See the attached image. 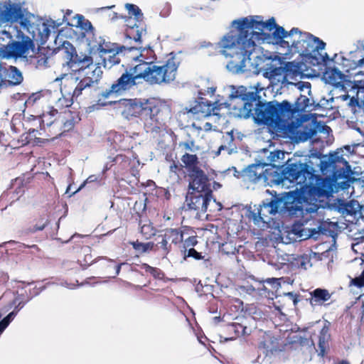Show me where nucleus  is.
Listing matches in <instances>:
<instances>
[{
    "label": "nucleus",
    "mask_w": 364,
    "mask_h": 364,
    "mask_svg": "<svg viewBox=\"0 0 364 364\" xmlns=\"http://www.w3.org/2000/svg\"><path fill=\"white\" fill-rule=\"evenodd\" d=\"M286 69L287 71H291L294 73H299L301 70V65L299 63H295L294 62H289L286 64Z\"/></svg>",
    "instance_id": "49530a36"
},
{
    "label": "nucleus",
    "mask_w": 364,
    "mask_h": 364,
    "mask_svg": "<svg viewBox=\"0 0 364 364\" xmlns=\"http://www.w3.org/2000/svg\"><path fill=\"white\" fill-rule=\"evenodd\" d=\"M56 114H58V109H53L50 112L43 114V118H42V126L43 128L45 127H50L53 124H62L63 123L64 130H70L73 127V120H67L66 122H63V120L61 121H56L55 120H50L51 117H54Z\"/></svg>",
    "instance_id": "b1692460"
},
{
    "label": "nucleus",
    "mask_w": 364,
    "mask_h": 364,
    "mask_svg": "<svg viewBox=\"0 0 364 364\" xmlns=\"http://www.w3.org/2000/svg\"><path fill=\"white\" fill-rule=\"evenodd\" d=\"M60 285H62V286H63V287H67V288H68V289H74V287H75V285H74V284H70V283H68V282H62V283H60Z\"/></svg>",
    "instance_id": "13d9d810"
},
{
    "label": "nucleus",
    "mask_w": 364,
    "mask_h": 364,
    "mask_svg": "<svg viewBox=\"0 0 364 364\" xmlns=\"http://www.w3.org/2000/svg\"><path fill=\"white\" fill-rule=\"evenodd\" d=\"M88 45L92 50L97 51L101 57L112 53L120 47L117 44L107 42L101 37L99 38V41H90Z\"/></svg>",
    "instance_id": "6ab92c4d"
},
{
    "label": "nucleus",
    "mask_w": 364,
    "mask_h": 364,
    "mask_svg": "<svg viewBox=\"0 0 364 364\" xmlns=\"http://www.w3.org/2000/svg\"><path fill=\"white\" fill-rule=\"evenodd\" d=\"M259 348L264 349V353L267 356L281 350L278 346L277 340L273 337H268L261 342Z\"/></svg>",
    "instance_id": "bb28decb"
},
{
    "label": "nucleus",
    "mask_w": 364,
    "mask_h": 364,
    "mask_svg": "<svg viewBox=\"0 0 364 364\" xmlns=\"http://www.w3.org/2000/svg\"><path fill=\"white\" fill-rule=\"evenodd\" d=\"M177 169H178V166L175 163H173V164H171L170 166V171H171L176 172Z\"/></svg>",
    "instance_id": "680f3d73"
},
{
    "label": "nucleus",
    "mask_w": 364,
    "mask_h": 364,
    "mask_svg": "<svg viewBox=\"0 0 364 364\" xmlns=\"http://www.w3.org/2000/svg\"><path fill=\"white\" fill-rule=\"evenodd\" d=\"M286 296L292 299L294 305H296L299 302L298 296L296 294L293 292H288L286 294Z\"/></svg>",
    "instance_id": "5fc2aeb1"
},
{
    "label": "nucleus",
    "mask_w": 364,
    "mask_h": 364,
    "mask_svg": "<svg viewBox=\"0 0 364 364\" xmlns=\"http://www.w3.org/2000/svg\"><path fill=\"white\" fill-rule=\"evenodd\" d=\"M157 240L158 249L163 252L164 255H167L174 246L183 242V231L179 228L166 229L164 234L158 236Z\"/></svg>",
    "instance_id": "4468645a"
},
{
    "label": "nucleus",
    "mask_w": 364,
    "mask_h": 364,
    "mask_svg": "<svg viewBox=\"0 0 364 364\" xmlns=\"http://www.w3.org/2000/svg\"><path fill=\"white\" fill-rule=\"evenodd\" d=\"M169 11H170V6H168V9H167V14H163L162 12H161V16H166L168 15V14L169 13Z\"/></svg>",
    "instance_id": "e2e57ef3"
},
{
    "label": "nucleus",
    "mask_w": 364,
    "mask_h": 364,
    "mask_svg": "<svg viewBox=\"0 0 364 364\" xmlns=\"http://www.w3.org/2000/svg\"><path fill=\"white\" fill-rule=\"evenodd\" d=\"M186 205L188 210L196 211V215L200 216V213H205L210 207V211H214L212 209L213 206H218V210L222 208V205L216 202L212 197V193L189 191L186 198Z\"/></svg>",
    "instance_id": "9b49d317"
},
{
    "label": "nucleus",
    "mask_w": 364,
    "mask_h": 364,
    "mask_svg": "<svg viewBox=\"0 0 364 364\" xmlns=\"http://www.w3.org/2000/svg\"><path fill=\"white\" fill-rule=\"evenodd\" d=\"M20 305H21V302L18 303V305L16 307V309H18L20 306Z\"/></svg>",
    "instance_id": "338daca9"
},
{
    "label": "nucleus",
    "mask_w": 364,
    "mask_h": 364,
    "mask_svg": "<svg viewBox=\"0 0 364 364\" xmlns=\"http://www.w3.org/2000/svg\"><path fill=\"white\" fill-rule=\"evenodd\" d=\"M224 144L220 146L216 155H219L222 151H226L228 155L237 152V148L233 144L234 136L232 132H228L225 136L223 137Z\"/></svg>",
    "instance_id": "a878e982"
},
{
    "label": "nucleus",
    "mask_w": 364,
    "mask_h": 364,
    "mask_svg": "<svg viewBox=\"0 0 364 364\" xmlns=\"http://www.w3.org/2000/svg\"><path fill=\"white\" fill-rule=\"evenodd\" d=\"M102 70L101 68H95L91 70V73H87V76H82L77 82H71L70 80L63 79L65 81V86L74 87L72 92L73 99L77 100L78 98L83 94L87 93L92 87L97 85L101 78Z\"/></svg>",
    "instance_id": "f8f14e48"
},
{
    "label": "nucleus",
    "mask_w": 364,
    "mask_h": 364,
    "mask_svg": "<svg viewBox=\"0 0 364 364\" xmlns=\"http://www.w3.org/2000/svg\"><path fill=\"white\" fill-rule=\"evenodd\" d=\"M347 98H348V95H345V96H343V99H344V100H346Z\"/></svg>",
    "instance_id": "69168bd1"
},
{
    "label": "nucleus",
    "mask_w": 364,
    "mask_h": 364,
    "mask_svg": "<svg viewBox=\"0 0 364 364\" xmlns=\"http://www.w3.org/2000/svg\"><path fill=\"white\" fill-rule=\"evenodd\" d=\"M182 162L188 170L189 173L194 169H199L197 166L198 159L195 154H185L181 158Z\"/></svg>",
    "instance_id": "2f4dec72"
},
{
    "label": "nucleus",
    "mask_w": 364,
    "mask_h": 364,
    "mask_svg": "<svg viewBox=\"0 0 364 364\" xmlns=\"http://www.w3.org/2000/svg\"><path fill=\"white\" fill-rule=\"evenodd\" d=\"M139 57L142 58L139 60L140 63L127 69L109 90L102 92V97L108 98L112 94L128 90L141 79L149 85L169 84L175 80L180 64L175 56H171L161 65H156L153 62V60H156L154 51L145 47L140 55L132 56L134 60H138Z\"/></svg>",
    "instance_id": "f03ea898"
},
{
    "label": "nucleus",
    "mask_w": 364,
    "mask_h": 364,
    "mask_svg": "<svg viewBox=\"0 0 364 364\" xmlns=\"http://www.w3.org/2000/svg\"><path fill=\"white\" fill-rule=\"evenodd\" d=\"M77 27L83 30L82 33V36L87 38V41L89 42L90 36L93 35V27L92 23L87 19L84 18V16L79 15L77 18Z\"/></svg>",
    "instance_id": "c756f323"
},
{
    "label": "nucleus",
    "mask_w": 364,
    "mask_h": 364,
    "mask_svg": "<svg viewBox=\"0 0 364 364\" xmlns=\"http://www.w3.org/2000/svg\"><path fill=\"white\" fill-rule=\"evenodd\" d=\"M314 102H310V99L306 95L301 94L296 101L295 106L297 111L304 112L314 105Z\"/></svg>",
    "instance_id": "473e14b6"
},
{
    "label": "nucleus",
    "mask_w": 364,
    "mask_h": 364,
    "mask_svg": "<svg viewBox=\"0 0 364 364\" xmlns=\"http://www.w3.org/2000/svg\"><path fill=\"white\" fill-rule=\"evenodd\" d=\"M124 263H121L119 264H117L115 267V275L113 277H115V276L118 275L120 272L121 267L123 265Z\"/></svg>",
    "instance_id": "bf43d9fd"
},
{
    "label": "nucleus",
    "mask_w": 364,
    "mask_h": 364,
    "mask_svg": "<svg viewBox=\"0 0 364 364\" xmlns=\"http://www.w3.org/2000/svg\"><path fill=\"white\" fill-rule=\"evenodd\" d=\"M4 85H18L23 81V75L21 71L14 66H10L9 68H4Z\"/></svg>",
    "instance_id": "4be33fe9"
},
{
    "label": "nucleus",
    "mask_w": 364,
    "mask_h": 364,
    "mask_svg": "<svg viewBox=\"0 0 364 364\" xmlns=\"http://www.w3.org/2000/svg\"><path fill=\"white\" fill-rule=\"evenodd\" d=\"M330 339V334L328 333V328L327 327H323L321 331L318 336V348L319 353L318 355L321 356H323L326 353V349L328 346V341Z\"/></svg>",
    "instance_id": "7c9ffc66"
},
{
    "label": "nucleus",
    "mask_w": 364,
    "mask_h": 364,
    "mask_svg": "<svg viewBox=\"0 0 364 364\" xmlns=\"http://www.w3.org/2000/svg\"><path fill=\"white\" fill-rule=\"evenodd\" d=\"M306 164L296 163L289 164L282 172L283 181L299 185L304 200L317 201L320 198L327 196L328 191L326 181L315 176L309 171Z\"/></svg>",
    "instance_id": "20e7f679"
},
{
    "label": "nucleus",
    "mask_w": 364,
    "mask_h": 364,
    "mask_svg": "<svg viewBox=\"0 0 364 364\" xmlns=\"http://www.w3.org/2000/svg\"><path fill=\"white\" fill-rule=\"evenodd\" d=\"M114 161L117 164L122 171H125L132 163L131 159L125 155L118 154L114 159Z\"/></svg>",
    "instance_id": "f704fd0d"
},
{
    "label": "nucleus",
    "mask_w": 364,
    "mask_h": 364,
    "mask_svg": "<svg viewBox=\"0 0 364 364\" xmlns=\"http://www.w3.org/2000/svg\"><path fill=\"white\" fill-rule=\"evenodd\" d=\"M311 298L310 304L311 306L321 305L323 302L327 301L331 298V294L328 290L324 289H316L310 293Z\"/></svg>",
    "instance_id": "393cba45"
},
{
    "label": "nucleus",
    "mask_w": 364,
    "mask_h": 364,
    "mask_svg": "<svg viewBox=\"0 0 364 364\" xmlns=\"http://www.w3.org/2000/svg\"><path fill=\"white\" fill-rule=\"evenodd\" d=\"M350 57L354 60L358 68L364 67V42L358 41L357 48L355 50L350 51L348 53Z\"/></svg>",
    "instance_id": "cd10ccee"
},
{
    "label": "nucleus",
    "mask_w": 364,
    "mask_h": 364,
    "mask_svg": "<svg viewBox=\"0 0 364 364\" xmlns=\"http://www.w3.org/2000/svg\"><path fill=\"white\" fill-rule=\"evenodd\" d=\"M190 183L189 188L191 191L200 192H210L212 193L210 189V184L206 174L201 169H194L189 173Z\"/></svg>",
    "instance_id": "2eb2a0df"
},
{
    "label": "nucleus",
    "mask_w": 364,
    "mask_h": 364,
    "mask_svg": "<svg viewBox=\"0 0 364 364\" xmlns=\"http://www.w3.org/2000/svg\"><path fill=\"white\" fill-rule=\"evenodd\" d=\"M18 311H13L9 313L4 318L0 321V333H3L6 327L9 325L11 321L14 318L17 314Z\"/></svg>",
    "instance_id": "4c0bfd02"
},
{
    "label": "nucleus",
    "mask_w": 364,
    "mask_h": 364,
    "mask_svg": "<svg viewBox=\"0 0 364 364\" xmlns=\"http://www.w3.org/2000/svg\"><path fill=\"white\" fill-rule=\"evenodd\" d=\"M250 289H251L252 291L257 290V291L258 292L259 294L262 295V296L264 295V296H268V297H269L271 296V294L272 295L273 294V291L268 290L267 288L265 287V285L263 283L262 284L259 283V287L257 289H255L253 287H250Z\"/></svg>",
    "instance_id": "79ce46f5"
},
{
    "label": "nucleus",
    "mask_w": 364,
    "mask_h": 364,
    "mask_svg": "<svg viewBox=\"0 0 364 364\" xmlns=\"http://www.w3.org/2000/svg\"><path fill=\"white\" fill-rule=\"evenodd\" d=\"M297 53L302 63L312 66L326 65L330 61L325 52L326 43L309 33H304L301 43L297 45Z\"/></svg>",
    "instance_id": "0eeeda50"
},
{
    "label": "nucleus",
    "mask_w": 364,
    "mask_h": 364,
    "mask_svg": "<svg viewBox=\"0 0 364 364\" xmlns=\"http://www.w3.org/2000/svg\"><path fill=\"white\" fill-rule=\"evenodd\" d=\"M75 99H73V95L70 98H65V97H60L55 103V107L58 109L69 107L72 105Z\"/></svg>",
    "instance_id": "ea45409f"
},
{
    "label": "nucleus",
    "mask_w": 364,
    "mask_h": 364,
    "mask_svg": "<svg viewBox=\"0 0 364 364\" xmlns=\"http://www.w3.org/2000/svg\"><path fill=\"white\" fill-rule=\"evenodd\" d=\"M323 78L326 82L339 87L343 86L345 75L337 68H328L323 73Z\"/></svg>",
    "instance_id": "412c9836"
},
{
    "label": "nucleus",
    "mask_w": 364,
    "mask_h": 364,
    "mask_svg": "<svg viewBox=\"0 0 364 364\" xmlns=\"http://www.w3.org/2000/svg\"><path fill=\"white\" fill-rule=\"evenodd\" d=\"M98 180V177L95 175H91L78 188L77 191H80L82 188H83L86 183H92L95 181H97Z\"/></svg>",
    "instance_id": "09e8293b"
},
{
    "label": "nucleus",
    "mask_w": 364,
    "mask_h": 364,
    "mask_svg": "<svg viewBox=\"0 0 364 364\" xmlns=\"http://www.w3.org/2000/svg\"><path fill=\"white\" fill-rule=\"evenodd\" d=\"M297 134H299L298 138L299 141H305L308 140L311 137V134L307 132H301L300 131L297 132Z\"/></svg>",
    "instance_id": "3c124183"
},
{
    "label": "nucleus",
    "mask_w": 364,
    "mask_h": 364,
    "mask_svg": "<svg viewBox=\"0 0 364 364\" xmlns=\"http://www.w3.org/2000/svg\"><path fill=\"white\" fill-rule=\"evenodd\" d=\"M231 24L234 29L223 37L218 46L223 55L231 58L226 68L234 74L261 69L263 57L257 55L254 61L250 57L257 42L279 45L288 49L285 55L294 54L297 53V45L304 35L297 28L286 31L277 25L273 17L264 21L261 16H249L234 20Z\"/></svg>",
    "instance_id": "f257e3e1"
},
{
    "label": "nucleus",
    "mask_w": 364,
    "mask_h": 364,
    "mask_svg": "<svg viewBox=\"0 0 364 364\" xmlns=\"http://www.w3.org/2000/svg\"><path fill=\"white\" fill-rule=\"evenodd\" d=\"M363 239H364V230H363V235L361 237Z\"/></svg>",
    "instance_id": "774afa93"
},
{
    "label": "nucleus",
    "mask_w": 364,
    "mask_h": 364,
    "mask_svg": "<svg viewBox=\"0 0 364 364\" xmlns=\"http://www.w3.org/2000/svg\"><path fill=\"white\" fill-rule=\"evenodd\" d=\"M265 171L264 165L252 164L243 171V176L249 181L256 183L262 178L267 179Z\"/></svg>",
    "instance_id": "aec40b11"
},
{
    "label": "nucleus",
    "mask_w": 364,
    "mask_h": 364,
    "mask_svg": "<svg viewBox=\"0 0 364 364\" xmlns=\"http://www.w3.org/2000/svg\"><path fill=\"white\" fill-rule=\"evenodd\" d=\"M141 267L146 272L150 273L155 278L160 279L163 276V272L158 268L151 267L147 264H143Z\"/></svg>",
    "instance_id": "58836bf2"
},
{
    "label": "nucleus",
    "mask_w": 364,
    "mask_h": 364,
    "mask_svg": "<svg viewBox=\"0 0 364 364\" xmlns=\"http://www.w3.org/2000/svg\"><path fill=\"white\" fill-rule=\"evenodd\" d=\"M133 248L140 253L146 252L149 250H152L154 247L153 242H134L132 243Z\"/></svg>",
    "instance_id": "e433bc0d"
},
{
    "label": "nucleus",
    "mask_w": 364,
    "mask_h": 364,
    "mask_svg": "<svg viewBox=\"0 0 364 364\" xmlns=\"http://www.w3.org/2000/svg\"><path fill=\"white\" fill-rule=\"evenodd\" d=\"M115 103L125 119L139 117L146 132L156 134L165 129L161 105L155 100L122 99Z\"/></svg>",
    "instance_id": "7ed1b4c3"
},
{
    "label": "nucleus",
    "mask_w": 364,
    "mask_h": 364,
    "mask_svg": "<svg viewBox=\"0 0 364 364\" xmlns=\"http://www.w3.org/2000/svg\"><path fill=\"white\" fill-rule=\"evenodd\" d=\"M292 203H298L299 205H301L303 208L304 209V213L301 215H299L298 217H304L305 214H311L316 213L318 208V206L316 204H313L311 206L308 207L306 206V204H304V205L299 201H293Z\"/></svg>",
    "instance_id": "37998d69"
},
{
    "label": "nucleus",
    "mask_w": 364,
    "mask_h": 364,
    "mask_svg": "<svg viewBox=\"0 0 364 364\" xmlns=\"http://www.w3.org/2000/svg\"><path fill=\"white\" fill-rule=\"evenodd\" d=\"M4 68L0 66V87L4 86V83L5 82L4 80Z\"/></svg>",
    "instance_id": "4d7b16f0"
},
{
    "label": "nucleus",
    "mask_w": 364,
    "mask_h": 364,
    "mask_svg": "<svg viewBox=\"0 0 364 364\" xmlns=\"http://www.w3.org/2000/svg\"><path fill=\"white\" fill-rule=\"evenodd\" d=\"M359 102H360V100H358V97H357V98H354V97H352L350 100V102H349V105L350 107H355L357 105H359V106H362L361 104L359 105Z\"/></svg>",
    "instance_id": "6e6d98bb"
},
{
    "label": "nucleus",
    "mask_w": 364,
    "mask_h": 364,
    "mask_svg": "<svg viewBox=\"0 0 364 364\" xmlns=\"http://www.w3.org/2000/svg\"><path fill=\"white\" fill-rule=\"evenodd\" d=\"M187 257H192L195 258L196 259H202L201 254L198 252L194 248H190L188 250L187 254L185 252L184 259H186Z\"/></svg>",
    "instance_id": "de8ad7c7"
},
{
    "label": "nucleus",
    "mask_w": 364,
    "mask_h": 364,
    "mask_svg": "<svg viewBox=\"0 0 364 364\" xmlns=\"http://www.w3.org/2000/svg\"><path fill=\"white\" fill-rule=\"evenodd\" d=\"M254 107L250 117L259 124L277 126L280 122L281 109L279 105H274L271 102L262 103L259 99L253 103Z\"/></svg>",
    "instance_id": "1a4fd4ad"
},
{
    "label": "nucleus",
    "mask_w": 364,
    "mask_h": 364,
    "mask_svg": "<svg viewBox=\"0 0 364 364\" xmlns=\"http://www.w3.org/2000/svg\"><path fill=\"white\" fill-rule=\"evenodd\" d=\"M304 209L301 205L295 203H288L283 198H275L267 199L257 212H251V218L255 225L260 223L268 224L272 220V216L277 213H288L291 216H299L304 213Z\"/></svg>",
    "instance_id": "423d86ee"
},
{
    "label": "nucleus",
    "mask_w": 364,
    "mask_h": 364,
    "mask_svg": "<svg viewBox=\"0 0 364 364\" xmlns=\"http://www.w3.org/2000/svg\"><path fill=\"white\" fill-rule=\"evenodd\" d=\"M279 152H271L270 157L272 158L271 160L273 161L275 157L279 158Z\"/></svg>",
    "instance_id": "052dcab7"
},
{
    "label": "nucleus",
    "mask_w": 364,
    "mask_h": 364,
    "mask_svg": "<svg viewBox=\"0 0 364 364\" xmlns=\"http://www.w3.org/2000/svg\"><path fill=\"white\" fill-rule=\"evenodd\" d=\"M231 327L237 336H240V335L243 336V335L246 334V332H245L246 327L243 326L242 325H241L240 323H234L231 325Z\"/></svg>",
    "instance_id": "a18cd8bd"
},
{
    "label": "nucleus",
    "mask_w": 364,
    "mask_h": 364,
    "mask_svg": "<svg viewBox=\"0 0 364 364\" xmlns=\"http://www.w3.org/2000/svg\"><path fill=\"white\" fill-rule=\"evenodd\" d=\"M63 47L67 50L70 56L68 65L73 73L63 75L62 79H68L71 82H77L80 77L87 76V73H90L91 70L95 68H101L99 63L93 64V59L91 56L76 53L75 48L70 42L64 41Z\"/></svg>",
    "instance_id": "6e6552de"
},
{
    "label": "nucleus",
    "mask_w": 364,
    "mask_h": 364,
    "mask_svg": "<svg viewBox=\"0 0 364 364\" xmlns=\"http://www.w3.org/2000/svg\"><path fill=\"white\" fill-rule=\"evenodd\" d=\"M331 60L341 65L343 70L346 73H349L350 70L358 68L352 57H350L348 54L347 56H345L343 53L335 54Z\"/></svg>",
    "instance_id": "5701e85b"
},
{
    "label": "nucleus",
    "mask_w": 364,
    "mask_h": 364,
    "mask_svg": "<svg viewBox=\"0 0 364 364\" xmlns=\"http://www.w3.org/2000/svg\"><path fill=\"white\" fill-rule=\"evenodd\" d=\"M181 146H183L185 149L188 151H193V148L195 146V143L193 141H187L186 142H183L181 144Z\"/></svg>",
    "instance_id": "603ef678"
},
{
    "label": "nucleus",
    "mask_w": 364,
    "mask_h": 364,
    "mask_svg": "<svg viewBox=\"0 0 364 364\" xmlns=\"http://www.w3.org/2000/svg\"><path fill=\"white\" fill-rule=\"evenodd\" d=\"M354 263H358L362 272L358 277H356L352 280V283L358 287H362L364 286V259H355Z\"/></svg>",
    "instance_id": "72a5a7b5"
},
{
    "label": "nucleus",
    "mask_w": 364,
    "mask_h": 364,
    "mask_svg": "<svg viewBox=\"0 0 364 364\" xmlns=\"http://www.w3.org/2000/svg\"><path fill=\"white\" fill-rule=\"evenodd\" d=\"M60 25H61L60 23H56L53 20L43 22L38 28L39 34L42 38H48L52 31L55 33V29H57Z\"/></svg>",
    "instance_id": "c85d7f7f"
},
{
    "label": "nucleus",
    "mask_w": 364,
    "mask_h": 364,
    "mask_svg": "<svg viewBox=\"0 0 364 364\" xmlns=\"http://www.w3.org/2000/svg\"><path fill=\"white\" fill-rule=\"evenodd\" d=\"M25 11L21 4L6 0L0 4V23L20 21L21 26L30 32L31 23L25 17Z\"/></svg>",
    "instance_id": "9d476101"
},
{
    "label": "nucleus",
    "mask_w": 364,
    "mask_h": 364,
    "mask_svg": "<svg viewBox=\"0 0 364 364\" xmlns=\"http://www.w3.org/2000/svg\"><path fill=\"white\" fill-rule=\"evenodd\" d=\"M47 225V221H45L41 224H36L31 230V231L32 232H35L36 231L43 230L46 225Z\"/></svg>",
    "instance_id": "864d4df0"
},
{
    "label": "nucleus",
    "mask_w": 364,
    "mask_h": 364,
    "mask_svg": "<svg viewBox=\"0 0 364 364\" xmlns=\"http://www.w3.org/2000/svg\"><path fill=\"white\" fill-rule=\"evenodd\" d=\"M282 105H287V106H289V104L287 102H285V101H284V102H282Z\"/></svg>",
    "instance_id": "0e129e2a"
},
{
    "label": "nucleus",
    "mask_w": 364,
    "mask_h": 364,
    "mask_svg": "<svg viewBox=\"0 0 364 364\" xmlns=\"http://www.w3.org/2000/svg\"><path fill=\"white\" fill-rule=\"evenodd\" d=\"M129 15L136 17L138 21H141L143 18V14L141 9L136 5L132 4H127L125 5Z\"/></svg>",
    "instance_id": "c9c22d12"
},
{
    "label": "nucleus",
    "mask_w": 364,
    "mask_h": 364,
    "mask_svg": "<svg viewBox=\"0 0 364 364\" xmlns=\"http://www.w3.org/2000/svg\"><path fill=\"white\" fill-rule=\"evenodd\" d=\"M295 86L300 92L304 93L303 95L307 94L308 95H310L311 93V83L309 82L300 81L296 83Z\"/></svg>",
    "instance_id": "a19ab883"
},
{
    "label": "nucleus",
    "mask_w": 364,
    "mask_h": 364,
    "mask_svg": "<svg viewBox=\"0 0 364 364\" xmlns=\"http://www.w3.org/2000/svg\"><path fill=\"white\" fill-rule=\"evenodd\" d=\"M280 279L277 278H269L264 281V282L269 284L273 290H277L281 287Z\"/></svg>",
    "instance_id": "c03bdc74"
},
{
    "label": "nucleus",
    "mask_w": 364,
    "mask_h": 364,
    "mask_svg": "<svg viewBox=\"0 0 364 364\" xmlns=\"http://www.w3.org/2000/svg\"><path fill=\"white\" fill-rule=\"evenodd\" d=\"M141 21H138L136 17L129 18L127 20V28L125 31L127 38L132 39L136 44L134 46L141 47V38L146 34V29L140 25Z\"/></svg>",
    "instance_id": "f3484780"
},
{
    "label": "nucleus",
    "mask_w": 364,
    "mask_h": 364,
    "mask_svg": "<svg viewBox=\"0 0 364 364\" xmlns=\"http://www.w3.org/2000/svg\"><path fill=\"white\" fill-rule=\"evenodd\" d=\"M144 48L138 46H121L117 48V50L111 54H107V55L102 56L103 60L104 67L105 68L110 69L113 65L119 63L120 58L119 55L123 53L132 52L134 50H139L141 52Z\"/></svg>",
    "instance_id": "a211bd4d"
},
{
    "label": "nucleus",
    "mask_w": 364,
    "mask_h": 364,
    "mask_svg": "<svg viewBox=\"0 0 364 364\" xmlns=\"http://www.w3.org/2000/svg\"><path fill=\"white\" fill-rule=\"evenodd\" d=\"M259 85L257 83V85L249 88L245 86H231V102L229 104V114L231 117L244 119L250 117L254 107L253 103L259 99V92L262 90V87L259 88Z\"/></svg>",
    "instance_id": "39448f33"
},
{
    "label": "nucleus",
    "mask_w": 364,
    "mask_h": 364,
    "mask_svg": "<svg viewBox=\"0 0 364 364\" xmlns=\"http://www.w3.org/2000/svg\"><path fill=\"white\" fill-rule=\"evenodd\" d=\"M218 109L215 103H211L207 100L201 98L200 101L192 107L188 112L191 113L196 119H202L210 115L217 114L215 110Z\"/></svg>",
    "instance_id": "dca6fc26"
},
{
    "label": "nucleus",
    "mask_w": 364,
    "mask_h": 364,
    "mask_svg": "<svg viewBox=\"0 0 364 364\" xmlns=\"http://www.w3.org/2000/svg\"><path fill=\"white\" fill-rule=\"evenodd\" d=\"M33 42L27 37L22 41H13L7 44L2 50V57L9 58H27L30 52H34Z\"/></svg>",
    "instance_id": "ddd939ff"
},
{
    "label": "nucleus",
    "mask_w": 364,
    "mask_h": 364,
    "mask_svg": "<svg viewBox=\"0 0 364 364\" xmlns=\"http://www.w3.org/2000/svg\"><path fill=\"white\" fill-rule=\"evenodd\" d=\"M196 244H197V240H196V237H194V236L189 237L188 238L186 239L184 241V246L187 247L195 246Z\"/></svg>",
    "instance_id": "8fccbe9b"
}]
</instances>
